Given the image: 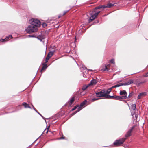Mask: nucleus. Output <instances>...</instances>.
<instances>
[{
  "mask_svg": "<svg viewBox=\"0 0 148 148\" xmlns=\"http://www.w3.org/2000/svg\"><path fill=\"white\" fill-rule=\"evenodd\" d=\"M114 4H112L109 3L107 5H101L95 7L92 11L90 12L87 14L88 17L87 18H95L97 17V16L100 12V11L98 10L97 9L102 8L104 9L105 8H110L112 6H113Z\"/></svg>",
  "mask_w": 148,
  "mask_h": 148,
  "instance_id": "1",
  "label": "nucleus"
},
{
  "mask_svg": "<svg viewBox=\"0 0 148 148\" xmlns=\"http://www.w3.org/2000/svg\"><path fill=\"white\" fill-rule=\"evenodd\" d=\"M29 22L32 26L36 27L37 28L40 26L41 23L38 19H30Z\"/></svg>",
  "mask_w": 148,
  "mask_h": 148,
  "instance_id": "2",
  "label": "nucleus"
},
{
  "mask_svg": "<svg viewBox=\"0 0 148 148\" xmlns=\"http://www.w3.org/2000/svg\"><path fill=\"white\" fill-rule=\"evenodd\" d=\"M38 30V29L36 27L32 25H29L25 29V31L28 33L31 34L37 32Z\"/></svg>",
  "mask_w": 148,
  "mask_h": 148,
  "instance_id": "3",
  "label": "nucleus"
},
{
  "mask_svg": "<svg viewBox=\"0 0 148 148\" xmlns=\"http://www.w3.org/2000/svg\"><path fill=\"white\" fill-rule=\"evenodd\" d=\"M97 97H105L108 98V95H106V91L105 90H103L101 91L95 93Z\"/></svg>",
  "mask_w": 148,
  "mask_h": 148,
  "instance_id": "4",
  "label": "nucleus"
},
{
  "mask_svg": "<svg viewBox=\"0 0 148 148\" xmlns=\"http://www.w3.org/2000/svg\"><path fill=\"white\" fill-rule=\"evenodd\" d=\"M126 140V138H123L119 140H116L113 144L114 145L116 146H119L122 144Z\"/></svg>",
  "mask_w": 148,
  "mask_h": 148,
  "instance_id": "5",
  "label": "nucleus"
},
{
  "mask_svg": "<svg viewBox=\"0 0 148 148\" xmlns=\"http://www.w3.org/2000/svg\"><path fill=\"white\" fill-rule=\"evenodd\" d=\"M119 94L121 96H120L122 100L127 99V93L125 90H120Z\"/></svg>",
  "mask_w": 148,
  "mask_h": 148,
  "instance_id": "6",
  "label": "nucleus"
},
{
  "mask_svg": "<svg viewBox=\"0 0 148 148\" xmlns=\"http://www.w3.org/2000/svg\"><path fill=\"white\" fill-rule=\"evenodd\" d=\"M109 96H108V98L110 99H113L117 100L120 101H122L120 98V96H119L114 95L112 96H110L109 95Z\"/></svg>",
  "mask_w": 148,
  "mask_h": 148,
  "instance_id": "7",
  "label": "nucleus"
},
{
  "mask_svg": "<svg viewBox=\"0 0 148 148\" xmlns=\"http://www.w3.org/2000/svg\"><path fill=\"white\" fill-rule=\"evenodd\" d=\"M147 81L146 80L140 81V79H138L136 81V84L138 86H139L145 83Z\"/></svg>",
  "mask_w": 148,
  "mask_h": 148,
  "instance_id": "8",
  "label": "nucleus"
},
{
  "mask_svg": "<svg viewBox=\"0 0 148 148\" xmlns=\"http://www.w3.org/2000/svg\"><path fill=\"white\" fill-rule=\"evenodd\" d=\"M134 128V127H132L131 129L128 130L127 133L126 134L125 136L127 138L128 137L130 136L131 135V133Z\"/></svg>",
  "mask_w": 148,
  "mask_h": 148,
  "instance_id": "9",
  "label": "nucleus"
},
{
  "mask_svg": "<svg viewBox=\"0 0 148 148\" xmlns=\"http://www.w3.org/2000/svg\"><path fill=\"white\" fill-rule=\"evenodd\" d=\"M146 95V93L145 92H143L140 93L138 94L137 97V99H140L143 97L145 96Z\"/></svg>",
  "mask_w": 148,
  "mask_h": 148,
  "instance_id": "10",
  "label": "nucleus"
},
{
  "mask_svg": "<svg viewBox=\"0 0 148 148\" xmlns=\"http://www.w3.org/2000/svg\"><path fill=\"white\" fill-rule=\"evenodd\" d=\"M97 82L98 81L97 79H93L90 81V83L88 84L90 86V85H95L97 83Z\"/></svg>",
  "mask_w": 148,
  "mask_h": 148,
  "instance_id": "11",
  "label": "nucleus"
},
{
  "mask_svg": "<svg viewBox=\"0 0 148 148\" xmlns=\"http://www.w3.org/2000/svg\"><path fill=\"white\" fill-rule=\"evenodd\" d=\"M12 38V37L11 35H9L8 36H7L4 39H0V42H2L3 41H7L9 38Z\"/></svg>",
  "mask_w": 148,
  "mask_h": 148,
  "instance_id": "12",
  "label": "nucleus"
},
{
  "mask_svg": "<svg viewBox=\"0 0 148 148\" xmlns=\"http://www.w3.org/2000/svg\"><path fill=\"white\" fill-rule=\"evenodd\" d=\"M133 80L132 79H130L127 82H126L123 83V85L124 86L125 85H129L131 84H132L133 83Z\"/></svg>",
  "mask_w": 148,
  "mask_h": 148,
  "instance_id": "13",
  "label": "nucleus"
},
{
  "mask_svg": "<svg viewBox=\"0 0 148 148\" xmlns=\"http://www.w3.org/2000/svg\"><path fill=\"white\" fill-rule=\"evenodd\" d=\"M74 101V97H73L70 99V100L68 103V104L69 106H71L72 105Z\"/></svg>",
  "mask_w": 148,
  "mask_h": 148,
  "instance_id": "14",
  "label": "nucleus"
},
{
  "mask_svg": "<svg viewBox=\"0 0 148 148\" xmlns=\"http://www.w3.org/2000/svg\"><path fill=\"white\" fill-rule=\"evenodd\" d=\"M43 66L42 67L41 71V72L45 70L47 68V64L46 63H43Z\"/></svg>",
  "mask_w": 148,
  "mask_h": 148,
  "instance_id": "15",
  "label": "nucleus"
},
{
  "mask_svg": "<svg viewBox=\"0 0 148 148\" xmlns=\"http://www.w3.org/2000/svg\"><path fill=\"white\" fill-rule=\"evenodd\" d=\"M22 105L26 108H31L29 105L25 102H23Z\"/></svg>",
  "mask_w": 148,
  "mask_h": 148,
  "instance_id": "16",
  "label": "nucleus"
},
{
  "mask_svg": "<svg viewBox=\"0 0 148 148\" xmlns=\"http://www.w3.org/2000/svg\"><path fill=\"white\" fill-rule=\"evenodd\" d=\"M110 64H108L107 65H106L105 66V68L104 69H102V70L103 71H108L109 69L108 68V67H110Z\"/></svg>",
  "mask_w": 148,
  "mask_h": 148,
  "instance_id": "17",
  "label": "nucleus"
},
{
  "mask_svg": "<svg viewBox=\"0 0 148 148\" xmlns=\"http://www.w3.org/2000/svg\"><path fill=\"white\" fill-rule=\"evenodd\" d=\"M37 38L40 40H42L44 39V36L42 35H39L37 36Z\"/></svg>",
  "mask_w": 148,
  "mask_h": 148,
  "instance_id": "18",
  "label": "nucleus"
},
{
  "mask_svg": "<svg viewBox=\"0 0 148 148\" xmlns=\"http://www.w3.org/2000/svg\"><path fill=\"white\" fill-rule=\"evenodd\" d=\"M123 83H119L113 86L112 88H116L119 87L121 86H123Z\"/></svg>",
  "mask_w": 148,
  "mask_h": 148,
  "instance_id": "19",
  "label": "nucleus"
},
{
  "mask_svg": "<svg viewBox=\"0 0 148 148\" xmlns=\"http://www.w3.org/2000/svg\"><path fill=\"white\" fill-rule=\"evenodd\" d=\"M90 86L88 84L87 85H85L83 86L82 89L83 91L85 90H86L88 87Z\"/></svg>",
  "mask_w": 148,
  "mask_h": 148,
  "instance_id": "20",
  "label": "nucleus"
},
{
  "mask_svg": "<svg viewBox=\"0 0 148 148\" xmlns=\"http://www.w3.org/2000/svg\"><path fill=\"white\" fill-rule=\"evenodd\" d=\"M53 52L50 51L48 53L47 56L49 57V58H50L53 55Z\"/></svg>",
  "mask_w": 148,
  "mask_h": 148,
  "instance_id": "21",
  "label": "nucleus"
},
{
  "mask_svg": "<svg viewBox=\"0 0 148 148\" xmlns=\"http://www.w3.org/2000/svg\"><path fill=\"white\" fill-rule=\"evenodd\" d=\"M87 101L86 100H85L83 101L80 104V106L81 107H83L86 103Z\"/></svg>",
  "mask_w": 148,
  "mask_h": 148,
  "instance_id": "22",
  "label": "nucleus"
},
{
  "mask_svg": "<svg viewBox=\"0 0 148 148\" xmlns=\"http://www.w3.org/2000/svg\"><path fill=\"white\" fill-rule=\"evenodd\" d=\"M112 87L110 88H109L106 91V95H108V94H109V93H110L111 91L112 90Z\"/></svg>",
  "mask_w": 148,
  "mask_h": 148,
  "instance_id": "23",
  "label": "nucleus"
},
{
  "mask_svg": "<svg viewBox=\"0 0 148 148\" xmlns=\"http://www.w3.org/2000/svg\"><path fill=\"white\" fill-rule=\"evenodd\" d=\"M132 109L133 110H135L136 109V105L135 104H133L131 106Z\"/></svg>",
  "mask_w": 148,
  "mask_h": 148,
  "instance_id": "24",
  "label": "nucleus"
},
{
  "mask_svg": "<svg viewBox=\"0 0 148 148\" xmlns=\"http://www.w3.org/2000/svg\"><path fill=\"white\" fill-rule=\"evenodd\" d=\"M133 95V94L132 93V92H131V93H130L129 94L128 97H127V99L131 97Z\"/></svg>",
  "mask_w": 148,
  "mask_h": 148,
  "instance_id": "25",
  "label": "nucleus"
},
{
  "mask_svg": "<svg viewBox=\"0 0 148 148\" xmlns=\"http://www.w3.org/2000/svg\"><path fill=\"white\" fill-rule=\"evenodd\" d=\"M32 107H33V108L34 109V110H35L41 117H42L43 118H44L43 116L40 114L37 111V110H36L35 108L34 107L33 105H32Z\"/></svg>",
  "mask_w": 148,
  "mask_h": 148,
  "instance_id": "26",
  "label": "nucleus"
},
{
  "mask_svg": "<svg viewBox=\"0 0 148 148\" xmlns=\"http://www.w3.org/2000/svg\"><path fill=\"white\" fill-rule=\"evenodd\" d=\"M99 99V98H93V99H92L91 101L92 102H94V101H95L97 100H99V99Z\"/></svg>",
  "mask_w": 148,
  "mask_h": 148,
  "instance_id": "27",
  "label": "nucleus"
},
{
  "mask_svg": "<svg viewBox=\"0 0 148 148\" xmlns=\"http://www.w3.org/2000/svg\"><path fill=\"white\" fill-rule=\"evenodd\" d=\"M110 62L112 64H114L115 62H114V59H112L110 60Z\"/></svg>",
  "mask_w": 148,
  "mask_h": 148,
  "instance_id": "28",
  "label": "nucleus"
},
{
  "mask_svg": "<svg viewBox=\"0 0 148 148\" xmlns=\"http://www.w3.org/2000/svg\"><path fill=\"white\" fill-rule=\"evenodd\" d=\"M78 106H75L74 108H73L71 110L72 111H73L74 110H75L77 108V107H78Z\"/></svg>",
  "mask_w": 148,
  "mask_h": 148,
  "instance_id": "29",
  "label": "nucleus"
},
{
  "mask_svg": "<svg viewBox=\"0 0 148 148\" xmlns=\"http://www.w3.org/2000/svg\"><path fill=\"white\" fill-rule=\"evenodd\" d=\"M82 107L80 106H79L77 110L78 111V112H79L82 109Z\"/></svg>",
  "mask_w": 148,
  "mask_h": 148,
  "instance_id": "30",
  "label": "nucleus"
},
{
  "mask_svg": "<svg viewBox=\"0 0 148 148\" xmlns=\"http://www.w3.org/2000/svg\"><path fill=\"white\" fill-rule=\"evenodd\" d=\"M42 25V26L43 27H45L47 26V24L46 23H43Z\"/></svg>",
  "mask_w": 148,
  "mask_h": 148,
  "instance_id": "31",
  "label": "nucleus"
},
{
  "mask_svg": "<svg viewBox=\"0 0 148 148\" xmlns=\"http://www.w3.org/2000/svg\"><path fill=\"white\" fill-rule=\"evenodd\" d=\"M144 77H148V72H147L145 75L143 76Z\"/></svg>",
  "mask_w": 148,
  "mask_h": 148,
  "instance_id": "32",
  "label": "nucleus"
},
{
  "mask_svg": "<svg viewBox=\"0 0 148 148\" xmlns=\"http://www.w3.org/2000/svg\"><path fill=\"white\" fill-rule=\"evenodd\" d=\"M78 112L77 110L75 111L73 113H72L71 115L72 116H73L76 114Z\"/></svg>",
  "mask_w": 148,
  "mask_h": 148,
  "instance_id": "33",
  "label": "nucleus"
},
{
  "mask_svg": "<svg viewBox=\"0 0 148 148\" xmlns=\"http://www.w3.org/2000/svg\"><path fill=\"white\" fill-rule=\"evenodd\" d=\"M95 19H89L88 20V22L90 23L92 21L94 20Z\"/></svg>",
  "mask_w": 148,
  "mask_h": 148,
  "instance_id": "34",
  "label": "nucleus"
},
{
  "mask_svg": "<svg viewBox=\"0 0 148 148\" xmlns=\"http://www.w3.org/2000/svg\"><path fill=\"white\" fill-rule=\"evenodd\" d=\"M49 126H48V127L47 128V131H46V133L47 134V133H48V130H49Z\"/></svg>",
  "mask_w": 148,
  "mask_h": 148,
  "instance_id": "35",
  "label": "nucleus"
},
{
  "mask_svg": "<svg viewBox=\"0 0 148 148\" xmlns=\"http://www.w3.org/2000/svg\"><path fill=\"white\" fill-rule=\"evenodd\" d=\"M50 58H49V57H48V56H47L46 58V60H48Z\"/></svg>",
  "mask_w": 148,
  "mask_h": 148,
  "instance_id": "36",
  "label": "nucleus"
},
{
  "mask_svg": "<svg viewBox=\"0 0 148 148\" xmlns=\"http://www.w3.org/2000/svg\"><path fill=\"white\" fill-rule=\"evenodd\" d=\"M67 12V11H65L64 13L63 14V15H65Z\"/></svg>",
  "mask_w": 148,
  "mask_h": 148,
  "instance_id": "37",
  "label": "nucleus"
},
{
  "mask_svg": "<svg viewBox=\"0 0 148 148\" xmlns=\"http://www.w3.org/2000/svg\"><path fill=\"white\" fill-rule=\"evenodd\" d=\"M95 21V23H97L98 22V21L97 19Z\"/></svg>",
  "mask_w": 148,
  "mask_h": 148,
  "instance_id": "38",
  "label": "nucleus"
},
{
  "mask_svg": "<svg viewBox=\"0 0 148 148\" xmlns=\"http://www.w3.org/2000/svg\"><path fill=\"white\" fill-rule=\"evenodd\" d=\"M48 62V60H46L45 59V62L44 63H46L47 64V63Z\"/></svg>",
  "mask_w": 148,
  "mask_h": 148,
  "instance_id": "39",
  "label": "nucleus"
},
{
  "mask_svg": "<svg viewBox=\"0 0 148 148\" xmlns=\"http://www.w3.org/2000/svg\"><path fill=\"white\" fill-rule=\"evenodd\" d=\"M29 36L30 37H34V36L33 35H29Z\"/></svg>",
  "mask_w": 148,
  "mask_h": 148,
  "instance_id": "40",
  "label": "nucleus"
},
{
  "mask_svg": "<svg viewBox=\"0 0 148 148\" xmlns=\"http://www.w3.org/2000/svg\"><path fill=\"white\" fill-rule=\"evenodd\" d=\"M89 71H92V70H91V69H88Z\"/></svg>",
  "mask_w": 148,
  "mask_h": 148,
  "instance_id": "41",
  "label": "nucleus"
},
{
  "mask_svg": "<svg viewBox=\"0 0 148 148\" xmlns=\"http://www.w3.org/2000/svg\"><path fill=\"white\" fill-rule=\"evenodd\" d=\"M64 138L63 137H62L60 138V139H64Z\"/></svg>",
  "mask_w": 148,
  "mask_h": 148,
  "instance_id": "42",
  "label": "nucleus"
},
{
  "mask_svg": "<svg viewBox=\"0 0 148 148\" xmlns=\"http://www.w3.org/2000/svg\"><path fill=\"white\" fill-rule=\"evenodd\" d=\"M61 17V16L59 15V16H58V18H60Z\"/></svg>",
  "mask_w": 148,
  "mask_h": 148,
  "instance_id": "43",
  "label": "nucleus"
},
{
  "mask_svg": "<svg viewBox=\"0 0 148 148\" xmlns=\"http://www.w3.org/2000/svg\"><path fill=\"white\" fill-rule=\"evenodd\" d=\"M76 37L75 36V42H76Z\"/></svg>",
  "mask_w": 148,
  "mask_h": 148,
  "instance_id": "44",
  "label": "nucleus"
},
{
  "mask_svg": "<svg viewBox=\"0 0 148 148\" xmlns=\"http://www.w3.org/2000/svg\"><path fill=\"white\" fill-rule=\"evenodd\" d=\"M45 130H46V129H45V130H44V131L43 132H45Z\"/></svg>",
  "mask_w": 148,
  "mask_h": 148,
  "instance_id": "45",
  "label": "nucleus"
},
{
  "mask_svg": "<svg viewBox=\"0 0 148 148\" xmlns=\"http://www.w3.org/2000/svg\"><path fill=\"white\" fill-rule=\"evenodd\" d=\"M85 69H86V67H85Z\"/></svg>",
  "mask_w": 148,
  "mask_h": 148,
  "instance_id": "46",
  "label": "nucleus"
}]
</instances>
